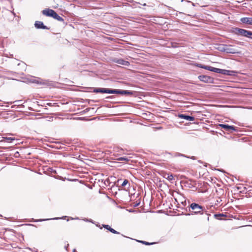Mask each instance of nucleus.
I'll use <instances>...</instances> for the list:
<instances>
[{
    "label": "nucleus",
    "mask_w": 252,
    "mask_h": 252,
    "mask_svg": "<svg viewBox=\"0 0 252 252\" xmlns=\"http://www.w3.org/2000/svg\"><path fill=\"white\" fill-rule=\"evenodd\" d=\"M207 70H210L212 72H214L220 73V74H222L223 75H234L235 74V73H236V72L234 71L220 69V68L212 67L210 66H209L208 67Z\"/></svg>",
    "instance_id": "nucleus-1"
},
{
    "label": "nucleus",
    "mask_w": 252,
    "mask_h": 252,
    "mask_svg": "<svg viewBox=\"0 0 252 252\" xmlns=\"http://www.w3.org/2000/svg\"><path fill=\"white\" fill-rule=\"evenodd\" d=\"M190 207L194 214L202 215L204 212H206L205 207L195 203H191L190 205Z\"/></svg>",
    "instance_id": "nucleus-2"
},
{
    "label": "nucleus",
    "mask_w": 252,
    "mask_h": 252,
    "mask_svg": "<svg viewBox=\"0 0 252 252\" xmlns=\"http://www.w3.org/2000/svg\"><path fill=\"white\" fill-rule=\"evenodd\" d=\"M231 45H222L220 47V50L222 52L230 54H237L239 53L236 49L232 48Z\"/></svg>",
    "instance_id": "nucleus-3"
},
{
    "label": "nucleus",
    "mask_w": 252,
    "mask_h": 252,
    "mask_svg": "<svg viewBox=\"0 0 252 252\" xmlns=\"http://www.w3.org/2000/svg\"><path fill=\"white\" fill-rule=\"evenodd\" d=\"M175 200L177 202V205H182V207H185L187 205L186 199L181 194H179L177 197H175Z\"/></svg>",
    "instance_id": "nucleus-4"
},
{
    "label": "nucleus",
    "mask_w": 252,
    "mask_h": 252,
    "mask_svg": "<svg viewBox=\"0 0 252 252\" xmlns=\"http://www.w3.org/2000/svg\"><path fill=\"white\" fill-rule=\"evenodd\" d=\"M235 32L237 34L248 37L250 31L246 30L245 29L237 28L235 29Z\"/></svg>",
    "instance_id": "nucleus-5"
},
{
    "label": "nucleus",
    "mask_w": 252,
    "mask_h": 252,
    "mask_svg": "<svg viewBox=\"0 0 252 252\" xmlns=\"http://www.w3.org/2000/svg\"><path fill=\"white\" fill-rule=\"evenodd\" d=\"M135 94V92L132 91L117 90L116 94H120L125 95H133Z\"/></svg>",
    "instance_id": "nucleus-6"
},
{
    "label": "nucleus",
    "mask_w": 252,
    "mask_h": 252,
    "mask_svg": "<svg viewBox=\"0 0 252 252\" xmlns=\"http://www.w3.org/2000/svg\"><path fill=\"white\" fill-rule=\"evenodd\" d=\"M219 126L221 128L228 131L236 130V127L233 126H229L228 125L225 124H220Z\"/></svg>",
    "instance_id": "nucleus-7"
},
{
    "label": "nucleus",
    "mask_w": 252,
    "mask_h": 252,
    "mask_svg": "<svg viewBox=\"0 0 252 252\" xmlns=\"http://www.w3.org/2000/svg\"><path fill=\"white\" fill-rule=\"evenodd\" d=\"M113 61L115 63L125 66H128L130 64V63L128 61H125L122 59H114Z\"/></svg>",
    "instance_id": "nucleus-8"
},
{
    "label": "nucleus",
    "mask_w": 252,
    "mask_h": 252,
    "mask_svg": "<svg viewBox=\"0 0 252 252\" xmlns=\"http://www.w3.org/2000/svg\"><path fill=\"white\" fill-rule=\"evenodd\" d=\"M199 79L204 83H211L213 79L210 76L206 75H200L198 76Z\"/></svg>",
    "instance_id": "nucleus-9"
},
{
    "label": "nucleus",
    "mask_w": 252,
    "mask_h": 252,
    "mask_svg": "<svg viewBox=\"0 0 252 252\" xmlns=\"http://www.w3.org/2000/svg\"><path fill=\"white\" fill-rule=\"evenodd\" d=\"M42 13L45 16L53 17L55 11L51 9H45L42 10Z\"/></svg>",
    "instance_id": "nucleus-10"
},
{
    "label": "nucleus",
    "mask_w": 252,
    "mask_h": 252,
    "mask_svg": "<svg viewBox=\"0 0 252 252\" xmlns=\"http://www.w3.org/2000/svg\"><path fill=\"white\" fill-rule=\"evenodd\" d=\"M97 226L99 227L100 229H102V227L110 231L111 233L114 234H120V233L115 230H114L113 228H111L110 226L109 225H106V224H102V226L101 227L100 225H97Z\"/></svg>",
    "instance_id": "nucleus-11"
},
{
    "label": "nucleus",
    "mask_w": 252,
    "mask_h": 252,
    "mask_svg": "<svg viewBox=\"0 0 252 252\" xmlns=\"http://www.w3.org/2000/svg\"><path fill=\"white\" fill-rule=\"evenodd\" d=\"M35 27L37 29H49L47 27V26H44L43 23L41 21H37L35 22L34 24Z\"/></svg>",
    "instance_id": "nucleus-12"
},
{
    "label": "nucleus",
    "mask_w": 252,
    "mask_h": 252,
    "mask_svg": "<svg viewBox=\"0 0 252 252\" xmlns=\"http://www.w3.org/2000/svg\"><path fill=\"white\" fill-rule=\"evenodd\" d=\"M240 21L243 23L252 25V18L251 17H243L241 19Z\"/></svg>",
    "instance_id": "nucleus-13"
},
{
    "label": "nucleus",
    "mask_w": 252,
    "mask_h": 252,
    "mask_svg": "<svg viewBox=\"0 0 252 252\" xmlns=\"http://www.w3.org/2000/svg\"><path fill=\"white\" fill-rule=\"evenodd\" d=\"M179 117L181 118H183L189 121H193L195 120L194 117L184 114H180Z\"/></svg>",
    "instance_id": "nucleus-14"
},
{
    "label": "nucleus",
    "mask_w": 252,
    "mask_h": 252,
    "mask_svg": "<svg viewBox=\"0 0 252 252\" xmlns=\"http://www.w3.org/2000/svg\"><path fill=\"white\" fill-rule=\"evenodd\" d=\"M15 140V138L14 137H2V139L1 140V142L6 141L8 142H12Z\"/></svg>",
    "instance_id": "nucleus-15"
},
{
    "label": "nucleus",
    "mask_w": 252,
    "mask_h": 252,
    "mask_svg": "<svg viewBox=\"0 0 252 252\" xmlns=\"http://www.w3.org/2000/svg\"><path fill=\"white\" fill-rule=\"evenodd\" d=\"M106 88H95L94 90V93H105Z\"/></svg>",
    "instance_id": "nucleus-16"
},
{
    "label": "nucleus",
    "mask_w": 252,
    "mask_h": 252,
    "mask_svg": "<svg viewBox=\"0 0 252 252\" xmlns=\"http://www.w3.org/2000/svg\"><path fill=\"white\" fill-rule=\"evenodd\" d=\"M53 18H54L55 19L59 21L63 22L64 21L62 17L59 16L56 12H55Z\"/></svg>",
    "instance_id": "nucleus-17"
},
{
    "label": "nucleus",
    "mask_w": 252,
    "mask_h": 252,
    "mask_svg": "<svg viewBox=\"0 0 252 252\" xmlns=\"http://www.w3.org/2000/svg\"><path fill=\"white\" fill-rule=\"evenodd\" d=\"M116 92H117V90L106 88L105 93H107V94H116Z\"/></svg>",
    "instance_id": "nucleus-18"
},
{
    "label": "nucleus",
    "mask_w": 252,
    "mask_h": 252,
    "mask_svg": "<svg viewBox=\"0 0 252 252\" xmlns=\"http://www.w3.org/2000/svg\"><path fill=\"white\" fill-rule=\"evenodd\" d=\"M126 185H128V187L127 188H129L130 187V184L129 183L127 180L125 179L122 183L121 186L123 187H126Z\"/></svg>",
    "instance_id": "nucleus-19"
},
{
    "label": "nucleus",
    "mask_w": 252,
    "mask_h": 252,
    "mask_svg": "<svg viewBox=\"0 0 252 252\" xmlns=\"http://www.w3.org/2000/svg\"><path fill=\"white\" fill-rule=\"evenodd\" d=\"M32 82L33 83H37V84H43V83L42 82V80L41 79H34L32 81Z\"/></svg>",
    "instance_id": "nucleus-20"
},
{
    "label": "nucleus",
    "mask_w": 252,
    "mask_h": 252,
    "mask_svg": "<svg viewBox=\"0 0 252 252\" xmlns=\"http://www.w3.org/2000/svg\"><path fill=\"white\" fill-rule=\"evenodd\" d=\"M137 242H140L142 244H143L145 245H153L154 244H155V243H149V242H147L146 241H138V240H137Z\"/></svg>",
    "instance_id": "nucleus-21"
},
{
    "label": "nucleus",
    "mask_w": 252,
    "mask_h": 252,
    "mask_svg": "<svg viewBox=\"0 0 252 252\" xmlns=\"http://www.w3.org/2000/svg\"><path fill=\"white\" fill-rule=\"evenodd\" d=\"M196 66L198 67H200L201 68H204L206 70H207V68L209 66L204 65H203L202 64H199V63L197 64Z\"/></svg>",
    "instance_id": "nucleus-22"
},
{
    "label": "nucleus",
    "mask_w": 252,
    "mask_h": 252,
    "mask_svg": "<svg viewBox=\"0 0 252 252\" xmlns=\"http://www.w3.org/2000/svg\"><path fill=\"white\" fill-rule=\"evenodd\" d=\"M166 179L169 181H172L174 179V177L172 174H168Z\"/></svg>",
    "instance_id": "nucleus-23"
},
{
    "label": "nucleus",
    "mask_w": 252,
    "mask_h": 252,
    "mask_svg": "<svg viewBox=\"0 0 252 252\" xmlns=\"http://www.w3.org/2000/svg\"><path fill=\"white\" fill-rule=\"evenodd\" d=\"M119 160H127V158L124 157H121L119 158Z\"/></svg>",
    "instance_id": "nucleus-24"
},
{
    "label": "nucleus",
    "mask_w": 252,
    "mask_h": 252,
    "mask_svg": "<svg viewBox=\"0 0 252 252\" xmlns=\"http://www.w3.org/2000/svg\"><path fill=\"white\" fill-rule=\"evenodd\" d=\"M248 37L252 39V32L250 31Z\"/></svg>",
    "instance_id": "nucleus-25"
},
{
    "label": "nucleus",
    "mask_w": 252,
    "mask_h": 252,
    "mask_svg": "<svg viewBox=\"0 0 252 252\" xmlns=\"http://www.w3.org/2000/svg\"><path fill=\"white\" fill-rule=\"evenodd\" d=\"M1 104H2V102H1V101L0 100V106H2V105Z\"/></svg>",
    "instance_id": "nucleus-26"
},
{
    "label": "nucleus",
    "mask_w": 252,
    "mask_h": 252,
    "mask_svg": "<svg viewBox=\"0 0 252 252\" xmlns=\"http://www.w3.org/2000/svg\"><path fill=\"white\" fill-rule=\"evenodd\" d=\"M73 252H76L75 250H74Z\"/></svg>",
    "instance_id": "nucleus-27"
}]
</instances>
